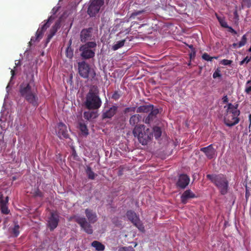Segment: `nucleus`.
<instances>
[{
	"label": "nucleus",
	"instance_id": "obj_1",
	"mask_svg": "<svg viewBox=\"0 0 251 251\" xmlns=\"http://www.w3.org/2000/svg\"><path fill=\"white\" fill-rule=\"evenodd\" d=\"M19 92L20 96L32 106H38V91L33 75H31L29 79L26 80L20 85Z\"/></svg>",
	"mask_w": 251,
	"mask_h": 251
},
{
	"label": "nucleus",
	"instance_id": "obj_2",
	"mask_svg": "<svg viewBox=\"0 0 251 251\" xmlns=\"http://www.w3.org/2000/svg\"><path fill=\"white\" fill-rule=\"evenodd\" d=\"M85 214L88 221L85 217L78 215H74L71 217V219H74V221L80 226L86 233L91 234L93 233V230L91 224H94L97 221V215L95 212L89 208L85 210Z\"/></svg>",
	"mask_w": 251,
	"mask_h": 251
},
{
	"label": "nucleus",
	"instance_id": "obj_3",
	"mask_svg": "<svg viewBox=\"0 0 251 251\" xmlns=\"http://www.w3.org/2000/svg\"><path fill=\"white\" fill-rule=\"evenodd\" d=\"M133 134L142 145H147L153 138L151 129L146 128L144 125H136L133 129Z\"/></svg>",
	"mask_w": 251,
	"mask_h": 251
},
{
	"label": "nucleus",
	"instance_id": "obj_4",
	"mask_svg": "<svg viewBox=\"0 0 251 251\" xmlns=\"http://www.w3.org/2000/svg\"><path fill=\"white\" fill-rule=\"evenodd\" d=\"M99 90L93 86L86 95L85 106L88 109H97L101 105V101L98 96Z\"/></svg>",
	"mask_w": 251,
	"mask_h": 251
},
{
	"label": "nucleus",
	"instance_id": "obj_5",
	"mask_svg": "<svg viewBox=\"0 0 251 251\" xmlns=\"http://www.w3.org/2000/svg\"><path fill=\"white\" fill-rule=\"evenodd\" d=\"M206 177L216 186L222 195H224L227 193L228 182L222 175L208 174Z\"/></svg>",
	"mask_w": 251,
	"mask_h": 251
},
{
	"label": "nucleus",
	"instance_id": "obj_6",
	"mask_svg": "<svg viewBox=\"0 0 251 251\" xmlns=\"http://www.w3.org/2000/svg\"><path fill=\"white\" fill-rule=\"evenodd\" d=\"M96 41L87 42L79 47L81 57L84 59L92 58L95 55V50L97 47Z\"/></svg>",
	"mask_w": 251,
	"mask_h": 251
},
{
	"label": "nucleus",
	"instance_id": "obj_7",
	"mask_svg": "<svg viewBox=\"0 0 251 251\" xmlns=\"http://www.w3.org/2000/svg\"><path fill=\"white\" fill-rule=\"evenodd\" d=\"M94 29L90 27L81 30L79 35V39L82 43H87L96 41Z\"/></svg>",
	"mask_w": 251,
	"mask_h": 251
},
{
	"label": "nucleus",
	"instance_id": "obj_8",
	"mask_svg": "<svg viewBox=\"0 0 251 251\" xmlns=\"http://www.w3.org/2000/svg\"><path fill=\"white\" fill-rule=\"evenodd\" d=\"M126 216L129 220H130L133 225L138 228V229L142 231H145V227L140 221L138 216L136 213L132 210H128L126 212Z\"/></svg>",
	"mask_w": 251,
	"mask_h": 251
},
{
	"label": "nucleus",
	"instance_id": "obj_9",
	"mask_svg": "<svg viewBox=\"0 0 251 251\" xmlns=\"http://www.w3.org/2000/svg\"><path fill=\"white\" fill-rule=\"evenodd\" d=\"M103 4V0H93L88 7V14L91 17H95Z\"/></svg>",
	"mask_w": 251,
	"mask_h": 251
},
{
	"label": "nucleus",
	"instance_id": "obj_10",
	"mask_svg": "<svg viewBox=\"0 0 251 251\" xmlns=\"http://www.w3.org/2000/svg\"><path fill=\"white\" fill-rule=\"evenodd\" d=\"M55 18V17L54 16L51 15L49 17L47 20L44 21L45 23L41 26V27L38 28L36 33V39L42 38L44 33L47 29L49 27L51 23L52 22Z\"/></svg>",
	"mask_w": 251,
	"mask_h": 251
},
{
	"label": "nucleus",
	"instance_id": "obj_11",
	"mask_svg": "<svg viewBox=\"0 0 251 251\" xmlns=\"http://www.w3.org/2000/svg\"><path fill=\"white\" fill-rule=\"evenodd\" d=\"M78 73L79 75L84 78H87L89 76L90 72V68L88 63L85 61L78 62Z\"/></svg>",
	"mask_w": 251,
	"mask_h": 251
},
{
	"label": "nucleus",
	"instance_id": "obj_12",
	"mask_svg": "<svg viewBox=\"0 0 251 251\" xmlns=\"http://www.w3.org/2000/svg\"><path fill=\"white\" fill-rule=\"evenodd\" d=\"M59 215L56 212H51L48 221V227L50 231L56 228L59 223Z\"/></svg>",
	"mask_w": 251,
	"mask_h": 251
},
{
	"label": "nucleus",
	"instance_id": "obj_13",
	"mask_svg": "<svg viewBox=\"0 0 251 251\" xmlns=\"http://www.w3.org/2000/svg\"><path fill=\"white\" fill-rule=\"evenodd\" d=\"M190 182V177L186 174H181L179 176L178 179L176 182V186L177 188L184 189L189 184Z\"/></svg>",
	"mask_w": 251,
	"mask_h": 251
},
{
	"label": "nucleus",
	"instance_id": "obj_14",
	"mask_svg": "<svg viewBox=\"0 0 251 251\" xmlns=\"http://www.w3.org/2000/svg\"><path fill=\"white\" fill-rule=\"evenodd\" d=\"M200 151L203 152L209 159L215 158L217 156L216 150L214 148L212 144L206 147L201 148Z\"/></svg>",
	"mask_w": 251,
	"mask_h": 251
},
{
	"label": "nucleus",
	"instance_id": "obj_15",
	"mask_svg": "<svg viewBox=\"0 0 251 251\" xmlns=\"http://www.w3.org/2000/svg\"><path fill=\"white\" fill-rule=\"evenodd\" d=\"M57 136L60 139L67 138L69 137L66 126L62 122L59 123L56 129Z\"/></svg>",
	"mask_w": 251,
	"mask_h": 251
},
{
	"label": "nucleus",
	"instance_id": "obj_16",
	"mask_svg": "<svg viewBox=\"0 0 251 251\" xmlns=\"http://www.w3.org/2000/svg\"><path fill=\"white\" fill-rule=\"evenodd\" d=\"M118 107L116 105H113L108 109H104L101 114V118L103 120L111 119L117 113Z\"/></svg>",
	"mask_w": 251,
	"mask_h": 251
},
{
	"label": "nucleus",
	"instance_id": "obj_17",
	"mask_svg": "<svg viewBox=\"0 0 251 251\" xmlns=\"http://www.w3.org/2000/svg\"><path fill=\"white\" fill-rule=\"evenodd\" d=\"M62 22V18H59L55 23L54 25L51 27L50 30V33L48 35L47 38V43H49L52 37L55 34L57 30L61 27V24Z\"/></svg>",
	"mask_w": 251,
	"mask_h": 251
},
{
	"label": "nucleus",
	"instance_id": "obj_18",
	"mask_svg": "<svg viewBox=\"0 0 251 251\" xmlns=\"http://www.w3.org/2000/svg\"><path fill=\"white\" fill-rule=\"evenodd\" d=\"M239 122L238 116H234L233 114L226 113L224 118V122L227 126H232L238 124Z\"/></svg>",
	"mask_w": 251,
	"mask_h": 251
},
{
	"label": "nucleus",
	"instance_id": "obj_19",
	"mask_svg": "<svg viewBox=\"0 0 251 251\" xmlns=\"http://www.w3.org/2000/svg\"><path fill=\"white\" fill-rule=\"evenodd\" d=\"M196 197V195L190 189L186 190L180 197L181 201L183 204H186L189 199Z\"/></svg>",
	"mask_w": 251,
	"mask_h": 251
},
{
	"label": "nucleus",
	"instance_id": "obj_20",
	"mask_svg": "<svg viewBox=\"0 0 251 251\" xmlns=\"http://www.w3.org/2000/svg\"><path fill=\"white\" fill-rule=\"evenodd\" d=\"M238 106L239 104L238 103H235L234 104L231 103H228L226 113L233 114L234 116H239L240 114V111L238 109Z\"/></svg>",
	"mask_w": 251,
	"mask_h": 251
},
{
	"label": "nucleus",
	"instance_id": "obj_21",
	"mask_svg": "<svg viewBox=\"0 0 251 251\" xmlns=\"http://www.w3.org/2000/svg\"><path fill=\"white\" fill-rule=\"evenodd\" d=\"M152 108L153 105L152 104L141 105L137 107L136 112L147 113L150 112V111L152 109Z\"/></svg>",
	"mask_w": 251,
	"mask_h": 251
},
{
	"label": "nucleus",
	"instance_id": "obj_22",
	"mask_svg": "<svg viewBox=\"0 0 251 251\" xmlns=\"http://www.w3.org/2000/svg\"><path fill=\"white\" fill-rule=\"evenodd\" d=\"M141 118V116L139 114H134L132 115L129 119V124L132 126H135V125L139 122Z\"/></svg>",
	"mask_w": 251,
	"mask_h": 251
},
{
	"label": "nucleus",
	"instance_id": "obj_23",
	"mask_svg": "<svg viewBox=\"0 0 251 251\" xmlns=\"http://www.w3.org/2000/svg\"><path fill=\"white\" fill-rule=\"evenodd\" d=\"M91 246L97 251H103L105 249V246L98 241H94L91 243Z\"/></svg>",
	"mask_w": 251,
	"mask_h": 251
},
{
	"label": "nucleus",
	"instance_id": "obj_24",
	"mask_svg": "<svg viewBox=\"0 0 251 251\" xmlns=\"http://www.w3.org/2000/svg\"><path fill=\"white\" fill-rule=\"evenodd\" d=\"M86 173L89 179L94 180L97 175L94 173L90 166H87Z\"/></svg>",
	"mask_w": 251,
	"mask_h": 251
},
{
	"label": "nucleus",
	"instance_id": "obj_25",
	"mask_svg": "<svg viewBox=\"0 0 251 251\" xmlns=\"http://www.w3.org/2000/svg\"><path fill=\"white\" fill-rule=\"evenodd\" d=\"M152 133H154V136L156 139L159 138L162 134L161 129L159 126H154L152 130Z\"/></svg>",
	"mask_w": 251,
	"mask_h": 251
},
{
	"label": "nucleus",
	"instance_id": "obj_26",
	"mask_svg": "<svg viewBox=\"0 0 251 251\" xmlns=\"http://www.w3.org/2000/svg\"><path fill=\"white\" fill-rule=\"evenodd\" d=\"M20 226L18 224V222H16L14 223V226L12 228V233L13 236L15 237H17L19 236L20 234Z\"/></svg>",
	"mask_w": 251,
	"mask_h": 251
},
{
	"label": "nucleus",
	"instance_id": "obj_27",
	"mask_svg": "<svg viewBox=\"0 0 251 251\" xmlns=\"http://www.w3.org/2000/svg\"><path fill=\"white\" fill-rule=\"evenodd\" d=\"M125 39L122 40L121 41L117 42L116 44H114L112 46V50H116L119 49L121 48V47H123L125 45Z\"/></svg>",
	"mask_w": 251,
	"mask_h": 251
},
{
	"label": "nucleus",
	"instance_id": "obj_28",
	"mask_svg": "<svg viewBox=\"0 0 251 251\" xmlns=\"http://www.w3.org/2000/svg\"><path fill=\"white\" fill-rule=\"evenodd\" d=\"M216 16L217 19H218L220 25L222 27H225V28H226L228 27V25L224 17H220L219 15H218L217 14H216Z\"/></svg>",
	"mask_w": 251,
	"mask_h": 251
},
{
	"label": "nucleus",
	"instance_id": "obj_29",
	"mask_svg": "<svg viewBox=\"0 0 251 251\" xmlns=\"http://www.w3.org/2000/svg\"><path fill=\"white\" fill-rule=\"evenodd\" d=\"M79 128L83 134L85 135L88 134L87 127L84 123H80L79 124Z\"/></svg>",
	"mask_w": 251,
	"mask_h": 251
},
{
	"label": "nucleus",
	"instance_id": "obj_30",
	"mask_svg": "<svg viewBox=\"0 0 251 251\" xmlns=\"http://www.w3.org/2000/svg\"><path fill=\"white\" fill-rule=\"evenodd\" d=\"M84 118L87 120H89L92 118H95L96 117L95 113L93 112L90 111H85L83 114Z\"/></svg>",
	"mask_w": 251,
	"mask_h": 251
},
{
	"label": "nucleus",
	"instance_id": "obj_31",
	"mask_svg": "<svg viewBox=\"0 0 251 251\" xmlns=\"http://www.w3.org/2000/svg\"><path fill=\"white\" fill-rule=\"evenodd\" d=\"M247 38L246 35H244L241 39V40L238 43V48L243 47L247 43Z\"/></svg>",
	"mask_w": 251,
	"mask_h": 251
},
{
	"label": "nucleus",
	"instance_id": "obj_32",
	"mask_svg": "<svg viewBox=\"0 0 251 251\" xmlns=\"http://www.w3.org/2000/svg\"><path fill=\"white\" fill-rule=\"evenodd\" d=\"M8 197H6L5 199H4L2 195H0V206L6 205L8 203Z\"/></svg>",
	"mask_w": 251,
	"mask_h": 251
},
{
	"label": "nucleus",
	"instance_id": "obj_33",
	"mask_svg": "<svg viewBox=\"0 0 251 251\" xmlns=\"http://www.w3.org/2000/svg\"><path fill=\"white\" fill-rule=\"evenodd\" d=\"M202 58L206 61H211L213 58L217 59V57H211L208 53H204L202 55Z\"/></svg>",
	"mask_w": 251,
	"mask_h": 251
},
{
	"label": "nucleus",
	"instance_id": "obj_34",
	"mask_svg": "<svg viewBox=\"0 0 251 251\" xmlns=\"http://www.w3.org/2000/svg\"><path fill=\"white\" fill-rule=\"evenodd\" d=\"M146 10H138L134 11V12L132 13V14L130 15V18H135V17L140 15L142 13L145 12Z\"/></svg>",
	"mask_w": 251,
	"mask_h": 251
},
{
	"label": "nucleus",
	"instance_id": "obj_35",
	"mask_svg": "<svg viewBox=\"0 0 251 251\" xmlns=\"http://www.w3.org/2000/svg\"><path fill=\"white\" fill-rule=\"evenodd\" d=\"M155 118L152 116L151 114H149L148 116L145 118L144 122L146 124H150Z\"/></svg>",
	"mask_w": 251,
	"mask_h": 251
},
{
	"label": "nucleus",
	"instance_id": "obj_36",
	"mask_svg": "<svg viewBox=\"0 0 251 251\" xmlns=\"http://www.w3.org/2000/svg\"><path fill=\"white\" fill-rule=\"evenodd\" d=\"M66 54L67 57L72 58L73 56V50L69 47H68L66 50Z\"/></svg>",
	"mask_w": 251,
	"mask_h": 251
},
{
	"label": "nucleus",
	"instance_id": "obj_37",
	"mask_svg": "<svg viewBox=\"0 0 251 251\" xmlns=\"http://www.w3.org/2000/svg\"><path fill=\"white\" fill-rule=\"evenodd\" d=\"M121 96V95L119 93V92L118 91H116L114 92V93L112 95L111 98H112V99H114V100H117L120 99Z\"/></svg>",
	"mask_w": 251,
	"mask_h": 251
},
{
	"label": "nucleus",
	"instance_id": "obj_38",
	"mask_svg": "<svg viewBox=\"0 0 251 251\" xmlns=\"http://www.w3.org/2000/svg\"><path fill=\"white\" fill-rule=\"evenodd\" d=\"M118 251H135L131 247H123L119 249Z\"/></svg>",
	"mask_w": 251,
	"mask_h": 251
},
{
	"label": "nucleus",
	"instance_id": "obj_39",
	"mask_svg": "<svg viewBox=\"0 0 251 251\" xmlns=\"http://www.w3.org/2000/svg\"><path fill=\"white\" fill-rule=\"evenodd\" d=\"M33 195L34 197L42 198L43 197V193L39 190V189L37 188L33 193Z\"/></svg>",
	"mask_w": 251,
	"mask_h": 251
},
{
	"label": "nucleus",
	"instance_id": "obj_40",
	"mask_svg": "<svg viewBox=\"0 0 251 251\" xmlns=\"http://www.w3.org/2000/svg\"><path fill=\"white\" fill-rule=\"evenodd\" d=\"M251 61V56L249 57L248 56H246L243 60L240 62L239 64L240 65H243L245 63L246 64L248 63L249 62Z\"/></svg>",
	"mask_w": 251,
	"mask_h": 251
},
{
	"label": "nucleus",
	"instance_id": "obj_41",
	"mask_svg": "<svg viewBox=\"0 0 251 251\" xmlns=\"http://www.w3.org/2000/svg\"><path fill=\"white\" fill-rule=\"evenodd\" d=\"M232 62V60L227 59H223L221 61L220 63L223 65H230Z\"/></svg>",
	"mask_w": 251,
	"mask_h": 251
},
{
	"label": "nucleus",
	"instance_id": "obj_42",
	"mask_svg": "<svg viewBox=\"0 0 251 251\" xmlns=\"http://www.w3.org/2000/svg\"><path fill=\"white\" fill-rule=\"evenodd\" d=\"M150 112V114H151L152 116H153V117L156 118L157 115L159 113V110L157 108L154 109L153 107L152 109H151Z\"/></svg>",
	"mask_w": 251,
	"mask_h": 251
},
{
	"label": "nucleus",
	"instance_id": "obj_43",
	"mask_svg": "<svg viewBox=\"0 0 251 251\" xmlns=\"http://www.w3.org/2000/svg\"><path fill=\"white\" fill-rule=\"evenodd\" d=\"M136 107H127L125 109V113H128L130 112H134L135 111Z\"/></svg>",
	"mask_w": 251,
	"mask_h": 251
},
{
	"label": "nucleus",
	"instance_id": "obj_44",
	"mask_svg": "<svg viewBox=\"0 0 251 251\" xmlns=\"http://www.w3.org/2000/svg\"><path fill=\"white\" fill-rule=\"evenodd\" d=\"M0 207H1V212L3 213L6 214H8L9 211L8 209V208L6 206V205L1 206Z\"/></svg>",
	"mask_w": 251,
	"mask_h": 251
},
{
	"label": "nucleus",
	"instance_id": "obj_45",
	"mask_svg": "<svg viewBox=\"0 0 251 251\" xmlns=\"http://www.w3.org/2000/svg\"><path fill=\"white\" fill-rule=\"evenodd\" d=\"M243 4L248 7H251V0H243Z\"/></svg>",
	"mask_w": 251,
	"mask_h": 251
},
{
	"label": "nucleus",
	"instance_id": "obj_46",
	"mask_svg": "<svg viewBox=\"0 0 251 251\" xmlns=\"http://www.w3.org/2000/svg\"><path fill=\"white\" fill-rule=\"evenodd\" d=\"M221 74L220 73V71H219L218 70L215 71V72L213 74V77L214 78H216L217 77H221Z\"/></svg>",
	"mask_w": 251,
	"mask_h": 251
},
{
	"label": "nucleus",
	"instance_id": "obj_47",
	"mask_svg": "<svg viewBox=\"0 0 251 251\" xmlns=\"http://www.w3.org/2000/svg\"><path fill=\"white\" fill-rule=\"evenodd\" d=\"M226 28H228V31L234 34H237V32L233 29L232 28L231 26H229L228 25V27H226Z\"/></svg>",
	"mask_w": 251,
	"mask_h": 251
},
{
	"label": "nucleus",
	"instance_id": "obj_48",
	"mask_svg": "<svg viewBox=\"0 0 251 251\" xmlns=\"http://www.w3.org/2000/svg\"><path fill=\"white\" fill-rule=\"evenodd\" d=\"M245 92L247 94H251V86L246 87V88L245 90Z\"/></svg>",
	"mask_w": 251,
	"mask_h": 251
},
{
	"label": "nucleus",
	"instance_id": "obj_49",
	"mask_svg": "<svg viewBox=\"0 0 251 251\" xmlns=\"http://www.w3.org/2000/svg\"><path fill=\"white\" fill-rule=\"evenodd\" d=\"M72 156L74 157V159L75 160H78V156L77 155V153L75 150L73 151L72 152Z\"/></svg>",
	"mask_w": 251,
	"mask_h": 251
},
{
	"label": "nucleus",
	"instance_id": "obj_50",
	"mask_svg": "<svg viewBox=\"0 0 251 251\" xmlns=\"http://www.w3.org/2000/svg\"><path fill=\"white\" fill-rule=\"evenodd\" d=\"M41 38L36 39V35H35V37H32L29 42V43L31 42H35L36 41L39 40Z\"/></svg>",
	"mask_w": 251,
	"mask_h": 251
},
{
	"label": "nucleus",
	"instance_id": "obj_51",
	"mask_svg": "<svg viewBox=\"0 0 251 251\" xmlns=\"http://www.w3.org/2000/svg\"><path fill=\"white\" fill-rule=\"evenodd\" d=\"M59 7H53L51 10V13L54 15H55L57 11L58 10Z\"/></svg>",
	"mask_w": 251,
	"mask_h": 251
},
{
	"label": "nucleus",
	"instance_id": "obj_52",
	"mask_svg": "<svg viewBox=\"0 0 251 251\" xmlns=\"http://www.w3.org/2000/svg\"><path fill=\"white\" fill-rule=\"evenodd\" d=\"M188 47L190 49H191L192 51H193L194 55H196V51L195 49L193 48V46L192 45H188Z\"/></svg>",
	"mask_w": 251,
	"mask_h": 251
},
{
	"label": "nucleus",
	"instance_id": "obj_53",
	"mask_svg": "<svg viewBox=\"0 0 251 251\" xmlns=\"http://www.w3.org/2000/svg\"><path fill=\"white\" fill-rule=\"evenodd\" d=\"M222 100H223V102L224 103L227 102H228V98H227V96H224L222 99Z\"/></svg>",
	"mask_w": 251,
	"mask_h": 251
},
{
	"label": "nucleus",
	"instance_id": "obj_54",
	"mask_svg": "<svg viewBox=\"0 0 251 251\" xmlns=\"http://www.w3.org/2000/svg\"><path fill=\"white\" fill-rule=\"evenodd\" d=\"M11 79H12L13 78V77H14V76L15 75V71L14 70H11Z\"/></svg>",
	"mask_w": 251,
	"mask_h": 251
},
{
	"label": "nucleus",
	"instance_id": "obj_55",
	"mask_svg": "<svg viewBox=\"0 0 251 251\" xmlns=\"http://www.w3.org/2000/svg\"><path fill=\"white\" fill-rule=\"evenodd\" d=\"M234 16L235 19H238V13H237V10H235L234 12Z\"/></svg>",
	"mask_w": 251,
	"mask_h": 251
},
{
	"label": "nucleus",
	"instance_id": "obj_56",
	"mask_svg": "<svg viewBox=\"0 0 251 251\" xmlns=\"http://www.w3.org/2000/svg\"><path fill=\"white\" fill-rule=\"evenodd\" d=\"M232 47H233V48H234L235 49L239 48H238V43H233L232 44Z\"/></svg>",
	"mask_w": 251,
	"mask_h": 251
},
{
	"label": "nucleus",
	"instance_id": "obj_57",
	"mask_svg": "<svg viewBox=\"0 0 251 251\" xmlns=\"http://www.w3.org/2000/svg\"><path fill=\"white\" fill-rule=\"evenodd\" d=\"M249 121H250V126H249V128L251 127V114H250L249 116Z\"/></svg>",
	"mask_w": 251,
	"mask_h": 251
},
{
	"label": "nucleus",
	"instance_id": "obj_58",
	"mask_svg": "<svg viewBox=\"0 0 251 251\" xmlns=\"http://www.w3.org/2000/svg\"><path fill=\"white\" fill-rule=\"evenodd\" d=\"M251 84V79L249 80L246 82V85Z\"/></svg>",
	"mask_w": 251,
	"mask_h": 251
},
{
	"label": "nucleus",
	"instance_id": "obj_59",
	"mask_svg": "<svg viewBox=\"0 0 251 251\" xmlns=\"http://www.w3.org/2000/svg\"><path fill=\"white\" fill-rule=\"evenodd\" d=\"M190 57H195V55L193 54V51H192L191 53L190 54Z\"/></svg>",
	"mask_w": 251,
	"mask_h": 251
},
{
	"label": "nucleus",
	"instance_id": "obj_60",
	"mask_svg": "<svg viewBox=\"0 0 251 251\" xmlns=\"http://www.w3.org/2000/svg\"><path fill=\"white\" fill-rule=\"evenodd\" d=\"M113 223H115L114 219H113Z\"/></svg>",
	"mask_w": 251,
	"mask_h": 251
}]
</instances>
